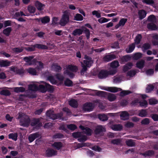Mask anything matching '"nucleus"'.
<instances>
[{
    "label": "nucleus",
    "instance_id": "6e6d98bb",
    "mask_svg": "<svg viewBox=\"0 0 158 158\" xmlns=\"http://www.w3.org/2000/svg\"><path fill=\"white\" fill-rule=\"evenodd\" d=\"M68 68L69 69L73 72H76L77 70V68L76 66L71 65H69Z\"/></svg>",
    "mask_w": 158,
    "mask_h": 158
},
{
    "label": "nucleus",
    "instance_id": "3c124183",
    "mask_svg": "<svg viewBox=\"0 0 158 158\" xmlns=\"http://www.w3.org/2000/svg\"><path fill=\"white\" fill-rule=\"evenodd\" d=\"M93 63V60H83V63L88 68H90Z\"/></svg>",
    "mask_w": 158,
    "mask_h": 158
},
{
    "label": "nucleus",
    "instance_id": "dca6fc26",
    "mask_svg": "<svg viewBox=\"0 0 158 158\" xmlns=\"http://www.w3.org/2000/svg\"><path fill=\"white\" fill-rule=\"evenodd\" d=\"M120 116L122 119L123 120H126L129 118V114L126 111H123L120 114Z\"/></svg>",
    "mask_w": 158,
    "mask_h": 158
},
{
    "label": "nucleus",
    "instance_id": "bf43d9fd",
    "mask_svg": "<svg viewBox=\"0 0 158 158\" xmlns=\"http://www.w3.org/2000/svg\"><path fill=\"white\" fill-rule=\"evenodd\" d=\"M154 69H148L146 71V74L149 76H152L153 75L154 73Z\"/></svg>",
    "mask_w": 158,
    "mask_h": 158
},
{
    "label": "nucleus",
    "instance_id": "f03ea898",
    "mask_svg": "<svg viewBox=\"0 0 158 158\" xmlns=\"http://www.w3.org/2000/svg\"><path fill=\"white\" fill-rule=\"evenodd\" d=\"M18 118L19 119V123L21 126L28 127L29 125L31 120L27 115L21 113L19 114Z\"/></svg>",
    "mask_w": 158,
    "mask_h": 158
},
{
    "label": "nucleus",
    "instance_id": "2f4dec72",
    "mask_svg": "<svg viewBox=\"0 0 158 158\" xmlns=\"http://www.w3.org/2000/svg\"><path fill=\"white\" fill-rule=\"evenodd\" d=\"M142 38V36L141 34L137 35L134 40L135 43L136 44H139L140 43Z\"/></svg>",
    "mask_w": 158,
    "mask_h": 158
},
{
    "label": "nucleus",
    "instance_id": "a878e982",
    "mask_svg": "<svg viewBox=\"0 0 158 158\" xmlns=\"http://www.w3.org/2000/svg\"><path fill=\"white\" fill-rule=\"evenodd\" d=\"M10 62L7 60H3L0 62V66L1 67H5L9 66Z\"/></svg>",
    "mask_w": 158,
    "mask_h": 158
},
{
    "label": "nucleus",
    "instance_id": "f3484780",
    "mask_svg": "<svg viewBox=\"0 0 158 158\" xmlns=\"http://www.w3.org/2000/svg\"><path fill=\"white\" fill-rule=\"evenodd\" d=\"M52 69L56 72H60L62 69L61 66L57 63L53 64L52 65Z\"/></svg>",
    "mask_w": 158,
    "mask_h": 158
},
{
    "label": "nucleus",
    "instance_id": "cd10ccee",
    "mask_svg": "<svg viewBox=\"0 0 158 158\" xmlns=\"http://www.w3.org/2000/svg\"><path fill=\"white\" fill-rule=\"evenodd\" d=\"M98 118L100 120L102 121H105L108 120L107 116L104 114H98Z\"/></svg>",
    "mask_w": 158,
    "mask_h": 158
},
{
    "label": "nucleus",
    "instance_id": "423d86ee",
    "mask_svg": "<svg viewBox=\"0 0 158 158\" xmlns=\"http://www.w3.org/2000/svg\"><path fill=\"white\" fill-rule=\"evenodd\" d=\"M57 154V151L51 148H48L45 153V156L48 157L54 156Z\"/></svg>",
    "mask_w": 158,
    "mask_h": 158
},
{
    "label": "nucleus",
    "instance_id": "7ed1b4c3",
    "mask_svg": "<svg viewBox=\"0 0 158 158\" xmlns=\"http://www.w3.org/2000/svg\"><path fill=\"white\" fill-rule=\"evenodd\" d=\"M70 15V13L69 10H64L63 13L59 24L62 26H65L69 22Z\"/></svg>",
    "mask_w": 158,
    "mask_h": 158
},
{
    "label": "nucleus",
    "instance_id": "a18cd8bd",
    "mask_svg": "<svg viewBox=\"0 0 158 158\" xmlns=\"http://www.w3.org/2000/svg\"><path fill=\"white\" fill-rule=\"evenodd\" d=\"M50 21V18L49 17L47 16H46L41 19V23L44 24H45L49 23Z\"/></svg>",
    "mask_w": 158,
    "mask_h": 158
},
{
    "label": "nucleus",
    "instance_id": "680f3d73",
    "mask_svg": "<svg viewBox=\"0 0 158 158\" xmlns=\"http://www.w3.org/2000/svg\"><path fill=\"white\" fill-rule=\"evenodd\" d=\"M111 143L114 144L118 145L121 143V140L119 139H114L112 140Z\"/></svg>",
    "mask_w": 158,
    "mask_h": 158
},
{
    "label": "nucleus",
    "instance_id": "603ef678",
    "mask_svg": "<svg viewBox=\"0 0 158 158\" xmlns=\"http://www.w3.org/2000/svg\"><path fill=\"white\" fill-rule=\"evenodd\" d=\"M63 135L60 133H57L53 135V138L54 139H61L64 137Z\"/></svg>",
    "mask_w": 158,
    "mask_h": 158
},
{
    "label": "nucleus",
    "instance_id": "a19ab883",
    "mask_svg": "<svg viewBox=\"0 0 158 158\" xmlns=\"http://www.w3.org/2000/svg\"><path fill=\"white\" fill-rule=\"evenodd\" d=\"M27 71L31 75H35L36 74V72L35 69L33 68H29L27 69Z\"/></svg>",
    "mask_w": 158,
    "mask_h": 158
},
{
    "label": "nucleus",
    "instance_id": "8fccbe9b",
    "mask_svg": "<svg viewBox=\"0 0 158 158\" xmlns=\"http://www.w3.org/2000/svg\"><path fill=\"white\" fill-rule=\"evenodd\" d=\"M142 56V54L140 52H137L133 56V58L135 60H137Z\"/></svg>",
    "mask_w": 158,
    "mask_h": 158
},
{
    "label": "nucleus",
    "instance_id": "412c9836",
    "mask_svg": "<svg viewBox=\"0 0 158 158\" xmlns=\"http://www.w3.org/2000/svg\"><path fill=\"white\" fill-rule=\"evenodd\" d=\"M132 63L129 62L127 63L125 65L123 66V70L124 72H126L129 69H131L133 66Z\"/></svg>",
    "mask_w": 158,
    "mask_h": 158
},
{
    "label": "nucleus",
    "instance_id": "f8f14e48",
    "mask_svg": "<svg viewBox=\"0 0 158 158\" xmlns=\"http://www.w3.org/2000/svg\"><path fill=\"white\" fill-rule=\"evenodd\" d=\"M31 125L32 126H35L40 127L42 126V123L39 118H34L32 121Z\"/></svg>",
    "mask_w": 158,
    "mask_h": 158
},
{
    "label": "nucleus",
    "instance_id": "a211bd4d",
    "mask_svg": "<svg viewBox=\"0 0 158 158\" xmlns=\"http://www.w3.org/2000/svg\"><path fill=\"white\" fill-rule=\"evenodd\" d=\"M69 104L70 106L74 108H77L78 106L77 101L74 99L70 100L69 102Z\"/></svg>",
    "mask_w": 158,
    "mask_h": 158
},
{
    "label": "nucleus",
    "instance_id": "4d7b16f0",
    "mask_svg": "<svg viewBox=\"0 0 158 158\" xmlns=\"http://www.w3.org/2000/svg\"><path fill=\"white\" fill-rule=\"evenodd\" d=\"M87 138L86 136L82 135H81V137H80L78 139V140L79 142H84L87 140Z\"/></svg>",
    "mask_w": 158,
    "mask_h": 158
},
{
    "label": "nucleus",
    "instance_id": "4468645a",
    "mask_svg": "<svg viewBox=\"0 0 158 158\" xmlns=\"http://www.w3.org/2000/svg\"><path fill=\"white\" fill-rule=\"evenodd\" d=\"M106 131V129L105 127L102 126L100 125L98 126L96 128L95 132L97 135L99 134L100 133Z\"/></svg>",
    "mask_w": 158,
    "mask_h": 158
},
{
    "label": "nucleus",
    "instance_id": "6ab92c4d",
    "mask_svg": "<svg viewBox=\"0 0 158 158\" xmlns=\"http://www.w3.org/2000/svg\"><path fill=\"white\" fill-rule=\"evenodd\" d=\"M119 89V91L122 90V89L120 88H118L116 87H108L106 89H104L108 91H109L112 93H116L118 92Z\"/></svg>",
    "mask_w": 158,
    "mask_h": 158
},
{
    "label": "nucleus",
    "instance_id": "5fc2aeb1",
    "mask_svg": "<svg viewBox=\"0 0 158 158\" xmlns=\"http://www.w3.org/2000/svg\"><path fill=\"white\" fill-rule=\"evenodd\" d=\"M154 88V86L152 85H148L146 88V92L149 93L153 90Z\"/></svg>",
    "mask_w": 158,
    "mask_h": 158
},
{
    "label": "nucleus",
    "instance_id": "0e129e2a",
    "mask_svg": "<svg viewBox=\"0 0 158 158\" xmlns=\"http://www.w3.org/2000/svg\"><path fill=\"white\" fill-rule=\"evenodd\" d=\"M127 19L126 18H122L119 21V23L121 26H123L127 22Z\"/></svg>",
    "mask_w": 158,
    "mask_h": 158
},
{
    "label": "nucleus",
    "instance_id": "aec40b11",
    "mask_svg": "<svg viewBox=\"0 0 158 158\" xmlns=\"http://www.w3.org/2000/svg\"><path fill=\"white\" fill-rule=\"evenodd\" d=\"M83 32V30L81 28H77L73 32L72 34L74 36L80 35H81Z\"/></svg>",
    "mask_w": 158,
    "mask_h": 158
},
{
    "label": "nucleus",
    "instance_id": "6e6552de",
    "mask_svg": "<svg viewBox=\"0 0 158 158\" xmlns=\"http://www.w3.org/2000/svg\"><path fill=\"white\" fill-rule=\"evenodd\" d=\"M116 58V56L114 54H110L105 56L103 58V60L105 62H108Z\"/></svg>",
    "mask_w": 158,
    "mask_h": 158
},
{
    "label": "nucleus",
    "instance_id": "ea45409f",
    "mask_svg": "<svg viewBox=\"0 0 158 158\" xmlns=\"http://www.w3.org/2000/svg\"><path fill=\"white\" fill-rule=\"evenodd\" d=\"M45 85H40L38 86L39 90L41 91L42 93H45L47 91L46 89V83H45Z\"/></svg>",
    "mask_w": 158,
    "mask_h": 158
},
{
    "label": "nucleus",
    "instance_id": "c85d7f7f",
    "mask_svg": "<svg viewBox=\"0 0 158 158\" xmlns=\"http://www.w3.org/2000/svg\"><path fill=\"white\" fill-rule=\"evenodd\" d=\"M148 112L146 110L142 109L139 111V116L142 117H146L147 116Z\"/></svg>",
    "mask_w": 158,
    "mask_h": 158
},
{
    "label": "nucleus",
    "instance_id": "72a5a7b5",
    "mask_svg": "<svg viewBox=\"0 0 158 158\" xmlns=\"http://www.w3.org/2000/svg\"><path fill=\"white\" fill-rule=\"evenodd\" d=\"M15 92L18 93L19 92H23L25 90V88L23 87H16L14 89Z\"/></svg>",
    "mask_w": 158,
    "mask_h": 158
},
{
    "label": "nucleus",
    "instance_id": "4c0bfd02",
    "mask_svg": "<svg viewBox=\"0 0 158 158\" xmlns=\"http://www.w3.org/2000/svg\"><path fill=\"white\" fill-rule=\"evenodd\" d=\"M73 82L69 78H67L64 81V84L66 86L70 87L73 86Z\"/></svg>",
    "mask_w": 158,
    "mask_h": 158
},
{
    "label": "nucleus",
    "instance_id": "e2e57ef3",
    "mask_svg": "<svg viewBox=\"0 0 158 158\" xmlns=\"http://www.w3.org/2000/svg\"><path fill=\"white\" fill-rule=\"evenodd\" d=\"M110 20V19H107L104 17H102L98 20V22L101 23L107 22Z\"/></svg>",
    "mask_w": 158,
    "mask_h": 158
},
{
    "label": "nucleus",
    "instance_id": "13d9d810",
    "mask_svg": "<svg viewBox=\"0 0 158 158\" xmlns=\"http://www.w3.org/2000/svg\"><path fill=\"white\" fill-rule=\"evenodd\" d=\"M150 123L149 119L148 118H146L143 119L141 123L142 125H148Z\"/></svg>",
    "mask_w": 158,
    "mask_h": 158
},
{
    "label": "nucleus",
    "instance_id": "09e8293b",
    "mask_svg": "<svg viewBox=\"0 0 158 158\" xmlns=\"http://www.w3.org/2000/svg\"><path fill=\"white\" fill-rule=\"evenodd\" d=\"M137 73L136 71L134 70H131L127 73V76L132 77L134 76Z\"/></svg>",
    "mask_w": 158,
    "mask_h": 158
},
{
    "label": "nucleus",
    "instance_id": "0eeeda50",
    "mask_svg": "<svg viewBox=\"0 0 158 158\" xmlns=\"http://www.w3.org/2000/svg\"><path fill=\"white\" fill-rule=\"evenodd\" d=\"M94 107V104L91 102L85 103L83 106V109L87 111H92Z\"/></svg>",
    "mask_w": 158,
    "mask_h": 158
},
{
    "label": "nucleus",
    "instance_id": "f704fd0d",
    "mask_svg": "<svg viewBox=\"0 0 158 158\" xmlns=\"http://www.w3.org/2000/svg\"><path fill=\"white\" fill-rule=\"evenodd\" d=\"M151 48V45L148 43L144 44L142 46V49L143 52L150 49Z\"/></svg>",
    "mask_w": 158,
    "mask_h": 158
},
{
    "label": "nucleus",
    "instance_id": "5701e85b",
    "mask_svg": "<svg viewBox=\"0 0 158 158\" xmlns=\"http://www.w3.org/2000/svg\"><path fill=\"white\" fill-rule=\"evenodd\" d=\"M145 61L143 60H141L138 61L136 64V66L140 69H142L144 66Z\"/></svg>",
    "mask_w": 158,
    "mask_h": 158
},
{
    "label": "nucleus",
    "instance_id": "c9c22d12",
    "mask_svg": "<svg viewBox=\"0 0 158 158\" xmlns=\"http://www.w3.org/2000/svg\"><path fill=\"white\" fill-rule=\"evenodd\" d=\"M23 50V49L22 47L14 48L12 49L13 52L16 54L21 53Z\"/></svg>",
    "mask_w": 158,
    "mask_h": 158
},
{
    "label": "nucleus",
    "instance_id": "7c9ffc66",
    "mask_svg": "<svg viewBox=\"0 0 158 158\" xmlns=\"http://www.w3.org/2000/svg\"><path fill=\"white\" fill-rule=\"evenodd\" d=\"M18 134L17 133H11L8 135V138L9 139H11L15 141L17 139Z\"/></svg>",
    "mask_w": 158,
    "mask_h": 158
},
{
    "label": "nucleus",
    "instance_id": "58836bf2",
    "mask_svg": "<svg viewBox=\"0 0 158 158\" xmlns=\"http://www.w3.org/2000/svg\"><path fill=\"white\" fill-rule=\"evenodd\" d=\"M83 17L80 14L77 13L76 14L74 18V20L76 21H82L83 20Z\"/></svg>",
    "mask_w": 158,
    "mask_h": 158
},
{
    "label": "nucleus",
    "instance_id": "e433bc0d",
    "mask_svg": "<svg viewBox=\"0 0 158 158\" xmlns=\"http://www.w3.org/2000/svg\"><path fill=\"white\" fill-rule=\"evenodd\" d=\"M83 32L85 34V36L87 40L90 38V32L89 30L85 27H83Z\"/></svg>",
    "mask_w": 158,
    "mask_h": 158
},
{
    "label": "nucleus",
    "instance_id": "052dcab7",
    "mask_svg": "<svg viewBox=\"0 0 158 158\" xmlns=\"http://www.w3.org/2000/svg\"><path fill=\"white\" fill-rule=\"evenodd\" d=\"M131 93V92L128 90H123L121 91L119 94V95L121 97H123Z\"/></svg>",
    "mask_w": 158,
    "mask_h": 158
},
{
    "label": "nucleus",
    "instance_id": "338daca9",
    "mask_svg": "<svg viewBox=\"0 0 158 158\" xmlns=\"http://www.w3.org/2000/svg\"><path fill=\"white\" fill-rule=\"evenodd\" d=\"M130 59V57L128 55L123 56L121 58V62H127Z\"/></svg>",
    "mask_w": 158,
    "mask_h": 158
},
{
    "label": "nucleus",
    "instance_id": "4be33fe9",
    "mask_svg": "<svg viewBox=\"0 0 158 158\" xmlns=\"http://www.w3.org/2000/svg\"><path fill=\"white\" fill-rule=\"evenodd\" d=\"M26 96L29 98H36V96L35 94H27L26 95L25 94H21L20 95L19 97V99L20 100H21V101H23V98L21 97L22 96Z\"/></svg>",
    "mask_w": 158,
    "mask_h": 158
},
{
    "label": "nucleus",
    "instance_id": "393cba45",
    "mask_svg": "<svg viewBox=\"0 0 158 158\" xmlns=\"http://www.w3.org/2000/svg\"><path fill=\"white\" fill-rule=\"evenodd\" d=\"M28 88L29 90L32 91H36L39 90L38 86L35 84H30L29 85Z\"/></svg>",
    "mask_w": 158,
    "mask_h": 158
},
{
    "label": "nucleus",
    "instance_id": "de8ad7c7",
    "mask_svg": "<svg viewBox=\"0 0 158 158\" xmlns=\"http://www.w3.org/2000/svg\"><path fill=\"white\" fill-rule=\"evenodd\" d=\"M35 45V48L42 49H46L48 48L47 46L42 44H36Z\"/></svg>",
    "mask_w": 158,
    "mask_h": 158
},
{
    "label": "nucleus",
    "instance_id": "79ce46f5",
    "mask_svg": "<svg viewBox=\"0 0 158 158\" xmlns=\"http://www.w3.org/2000/svg\"><path fill=\"white\" fill-rule=\"evenodd\" d=\"M10 92L8 90H2L0 92V94L6 96H8L10 95Z\"/></svg>",
    "mask_w": 158,
    "mask_h": 158
},
{
    "label": "nucleus",
    "instance_id": "1a4fd4ad",
    "mask_svg": "<svg viewBox=\"0 0 158 158\" xmlns=\"http://www.w3.org/2000/svg\"><path fill=\"white\" fill-rule=\"evenodd\" d=\"M110 127L114 131H121L123 127L121 124H112L111 125Z\"/></svg>",
    "mask_w": 158,
    "mask_h": 158
},
{
    "label": "nucleus",
    "instance_id": "bb28decb",
    "mask_svg": "<svg viewBox=\"0 0 158 158\" xmlns=\"http://www.w3.org/2000/svg\"><path fill=\"white\" fill-rule=\"evenodd\" d=\"M135 48V45L134 43L130 44L128 48L126 50V52L127 53H130L132 52Z\"/></svg>",
    "mask_w": 158,
    "mask_h": 158
},
{
    "label": "nucleus",
    "instance_id": "f257e3e1",
    "mask_svg": "<svg viewBox=\"0 0 158 158\" xmlns=\"http://www.w3.org/2000/svg\"><path fill=\"white\" fill-rule=\"evenodd\" d=\"M95 95L99 97L107 98L108 100L110 102L114 101L116 98V96L114 94L106 92L95 90Z\"/></svg>",
    "mask_w": 158,
    "mask_h": 158
},
{
    "label": "nucleus",
    "instance_id": "473e14b6",
    "mask_svg": "<svg viewBox=\"0 0 158 158\" xmlns=\"http://www.w3.org/2000/svg\"><path fill=\"white\" fill-rule=\"evenodd\" d=\"M154 152L153 151L149 150L146 151L144 153H142V154L145 157H146L152 156L154 154Z\"/></svg>",
    "mask_w": 158,
    "mask_h": 158
},
{
    "label": "nucleus",
    "instance_id": "b1692460",
    "mask_svg": "<svg viewBox=\"0 0 158 158\" xmlns=\"http://www.w3.org/2000/svg\"><path fill=\"white\" fill-rule=\"evenodd\" d=\"M147 27L148 29L151 30H156L157 28L156 25L153 23H148Z\"/></svg>",
    "mask_w": 158,
    "mask_h": 158
},
{
    "label": "nucleus",
    "instance_id": "20e7f679",
    "mask_svg": "<svg viewBox=\"0 0 158 158\" xmlns=\"http://www.w3.org/2000/svg\"><path fill=\"white\" fill-rule=\"evenodd\" d=\"M117 72L116 69H113L109 71L106 70L102 69L101 70L98 75L99 79H105L109 75H113Z\"/></svg>",
    "mask_w": 158,
    "mask_h": 158
},
{
    "label": "nucleus",
    "instance_id": "ddd939ff",
    "mask_svg": "<svg viewBox=\"0 0 158 158\" xmlns=\"http://www.w3.org/2000/svg\"><path fill=\"white\" fill-rule=\"evenodd\" d=\"M52 146L59 150L63 147V144L61 142H55L52 144Z\"/></svg>",
    "mask_w": 158,
    "mask_h": 158
},
{
    "label": "nucleus",
    "instance_id": "9d476101",
    "mask_svg": "<svg viewBox=\"0 0 158 158\" xmlns=\"http://www.w3.org/2000/svg\"><path fill=\"white\" fill-rule=\"evenodd\" d=\"M138 14L139 19L142 20L146 17L147 12L145 10L141 9L138 10Z\"/></svg>",
    "mask_w": 158,
    "mask_h": 158
},
{
    "label": "nucleus",
    "instance_id": "39448f33",
    "mask_svg": "<svg viewBox=\"0 0 158 158\" xmlns=\"http://www.w3.org/2000/svg\"><path fill=\"white\" fill-rule=\"evenodd\" d=\"M47 116L53 120L60 119L62 115L60 113L55 114L54 112L52 110H48L46 113Z\"/></svg>",
    "mask_w": 158,
    "mask_h": 158
},
{
    "label": "nucleus",
    "instance_id": "864d4df0",
    "mask_svg": "<svg viewBox=\"0 0 158 158\" xmlns=\"http://www.w3.org/2000/svg\"><path fill=\"white\" fill-rule=\"evenodd\" d=\"M34 58V56H26L23 58V60L27 63L31 62L32 60Z\"/></svg>",
    "mask_w": 158,
    "mask_h": 158
},
{
    "label": "nucleus",
    "instance_id": "37998d69",
    "mask_svg": "<svg viewBox=\"0 0 158 158\" xmlns=\"http://www.w3.org/2000/svg\"><path fill=\"white\" fill-rule=\"evenodd\" d=\"M126 144L129 147H134L135 145V143L133 140L131 139H128L126 142Z\"/></svg>",
    "mask_w": 158,
    "mask_h": 158
},
{
    "label": "nucleus",
    "instance_id": "2eb2a0df",
    "mask_svg": "<svg viewBox=\"0 0 158 158\" xmlns=\"http://www.w3.org/2000/svg\"><path fill=\"white\" fill-rule=\"evenodd\" d=\"M35 5L37 9L39 11H41L43 10V7L44 6V4L42 3L39 1H36L35 3Z\"/></svg>",
    "mask_w": 158,
    "mask_h": 158
},
{
    "label": "nucleus",
    "instance_id": "774afa93",
    "mask_svg": "<svg viewBox=\"0 0 158 158\" xmlns=\"http://www.w3.org/2000/svg\"><path fill=\"white\" fill-rule=\"evenodd\" d=\"M67 127L69 129L73 131H74L77 128V126L74 124L68 125Z\"/></svg>",
    "mask_w": 158,
    "mask_h": 158
},
{
    "label": "nucleus",
    "instance_id": "69168bd1",
    "mask_svg": "<svg viewBox=\"0 0 158 158\" xmlns=\"http://www.w3.org/2000/svg\"><path fill=\"white\" fill-rule=\"evenodd\" d=\"M125 127L128 128H131L134 126V124L131 122H128L125 124Z\"/></svg>",
    "mask_w": 158,
    "mask_h": 158
},
{
    "label": "nucleus",
    "instance_id": "9b49d317",
    "mask_svg": "<svg viewBox=\"0 0 158 158\" xmlns=\"http://www.w3.org/2000/svg\"><path fill=\"white\" fill-rule=\"evenodd\" d=\"M40 137V135L38 132L31 134L28 136V139L30 142L31 143L34 141L36 138Z\"/></svg>",
    "mask_w": 158,
    "mask_h": 158
},
{
    "label": "nucleus",
    "instance_id": "49530a36",
    "mask_svg": "<svg viewBox=\"0 0 158 158\" xmlns=\"http://www.w3.org/2000/svg\"><path fill=\"white\" fill-rule=\"evenodd\" d=\"M46 89L47 91L52 93L54 89L52 86L46 83Z\"/></svg>",
    "mask_w": 158,
    "mask_h": 158
},
{
    "label": "nucleus",
    "instance_id": "c756f323",
    "mask_svg": "<svg viewBox=\"0 0 158 158\" xmlns=\"http://www.w3.org/2000/svg\"><path fill=\"white\" fill-rule=\"evenodd\" d=\"M12 31L11 27H8L3 30V33L6 36H9Z\"/></svg>",
    "mask_w": 158,
    "mask_h": 158
},
{
    "label": "nucleus",
    "instance_id": "c03bdc74",
    "mask_svg": "<svg viewBox=\"0 0 158 158\" xmlns=\"http://www.w3.org/2000/svg\"><path fill=\"white\" fill-rule=\"evenodd\" d=\"M110 67L113 68H117L119 66L118 62L117 60H114L110 64Z\"/></svg>",
    "mask_w": 158,
    "mask_h": 158
}]
</instances>
